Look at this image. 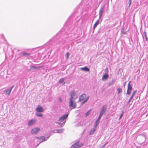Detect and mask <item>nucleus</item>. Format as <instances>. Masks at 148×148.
Wrapping results in <instances>:
<instances>
[{"label": "nucleus", "mask_w": 148, "mask_h": 148, "mask_svg": "<svg viewBox=\"0 0 148 148\" xmlns=\"http://www.w3.org/2000/svg\"><path fill=\"white\" fill-rule=\"evenodd\" d=\"M89 97H87V98H86V99H84V101H82V104H84L85 102H86L89 99Z\"/></svg>", "instance_id": "obj_20"}, {"label": "nucleus", "mask_w": 148, "mask_h": 148, "mask_svg": "<svg viewBox=\"0 0 148 148\" xmlns=\"http://www.w3.org/2000/svg\"><path fill=\"white\" fill-rule=\"evenodd\" d=\"M123 113H122V114L121 115H120V117H119V120H120V119H121V117H122V116H123Z\"/></svg>", "instance_id": "obj_33"}, {"label": "nucleus", "mask_w": 148, "mask_h": 148, "mask_svg": "<svg viewBox=\"0 0 148 148\" xmlns=\"http://www.w3.org/2000/svg\"><path fill=\"white\" fill-rule=\"evenodd\" d=\"M117 94L119 95L120 92H121L122 89L121 88H118L117 90Z\"/></svg>", "instance_id": "obj_19"}, {"label": "nucleus", "mask_w": 148, "mask_h": 148, "mask_svg": "<svg viewBox=\"0 0 148 148\" xmlns=\"http://www.w3.org/2000/svg\"><path fill=\"white\" fill-rule=\"evenodd\" d=\"M14 86L13 85L9 89H8L7 90H6V91H5L6 92V94L9 95L10 93L11 90L14 87Z\"/></svg>", "instance_id": "obj_14"}, {"label": "nucleus", "mask_w": 148, "mask_h": 148, "mask_svg": "<svg viewBox=\"0 0 148 148\" xmlns=\"http://www.w3.org/2000/svg\"><path fill=\"white\" fill-rule=\"evenodd\" d=\"M5 91H6V90L2 91V93L3 94H6V92H5Z\"/></svg>", "instance_id": "obj_30"}, {"label": "nucleus", "mask_w": 148, "mask_h": 148, "mask_svg": "<svg viewBox=\"0 0 148 148\" xmlns=\"http://www.w3.org/2000/svg\"><path fill=\"white\" fill-rule=\"evenodd\" d=\"M107 106L106 105H104L101 108L100 114L103 115L106 111Z\"/></svg>", "instance_id": "obj_9"}, {"label": "nucleus", "mask_w": 148, "mask_h": 148, "mask_svg": "<svg viewBox=\"0 0 148 148\" xmlns=\"http://www.w3.org/2000/svg\"><path fill=\"white\" fill-rule=\"evenodd\" d=\"M99 19H98L95 22V24H94V25L93 26V29L94 31L95 30V28L99 24Z\"/></svg>", "instance_id": "obj_15"}, {"label": "nucleus", "mask_w": 148, "mask_h": 148, "mask_svg": "<svg viewBox=\"0 0 148 148\" xmlns=\"http://www.w3.org/2000/svg\"><path fill=\"white\" fill-rule=\"evenodd\" d=\"M59 100L60 102H61L62 101V99L61 98H59Z\"/></svg>", "instance_id": "obj_37"}, {"label": "nucleus", "mask_w": 148, "mask_h": 148, "mask_svg": "<svg viewBox=\"0 0 148 148\" xmlns=\"http://www.w3.org/2000/svg\"><path fill=\"white\" fill-rule=\"evenodd\" d=\"M144 36L145 38L146 39V40L147 41L148 40V38L147 37V34L146 32H144Z\"/></svg>", "instance_id": "obj_22"}, {"label": "nucleus", "mask_w": 148, "mask_h": 148, "mask_svg": "<svg viewBox=\"0 0 148 148\" xmlns=\"http://www.w3.org/2000/svg\"><path fill=\"white\" fill-rule=\"evenodd\" d=\"M104 6H103L99 10V19H100L102 14L103 12V11L104 9Z\"/></svg>", "instance_id": "obj_11"}, {"label": "nucleus", "mask_w": 148, "mask_h": 148, "mask_svg": "<svg viewBox=\"0 0 148 148\" xmlns=\"http://www.w3.org/2000/svg\"><path fill=\"white\" fill-rule=\"evenodd\" d=\"M96 130V128H93L90 131L89 133V135H90L93 134L95 131Z\"/></svg>", "instance_id": "obj_16"}, {"label": "nucleus", "mask_w": 148, "mask_h": 148, "mask_svg": "<svg viewBox=\"0 0 148 148\" xmlns=\"http://www.w3.org/2000/svg\"><path fill=\"white\" fill-rule=\"evenodd\" d=\"M40 130V128L38 127H34L31 130V132L32 134H37Z\"/></svg>", "instance_id": "obj_7"}, {"label": "nucleus", "mask_w": 148, "mask_h": 148, "mask_svg": "<svg viewBox=\"0 0 148 148\" xmlns=\"http://www.w3.org/2000/svg\"><path fill=\"white\" fill-rule=\"evenodd\" d=\"M133 97H132V96L130 97V99H129V101H128V103H129L131 101V100L132 99V98H133Z\"/></svg>", "instance_id": "obj_28"}, {"label": "nucleus", "mask_w": 148, "mask_h": 148, "mask_svg": "<svg viewBox=\"0 0 148 148\" xmlns=\"http://www.w3.org/2000/svg\"><path fill=\"white\" fill-rule=\"evenodd\" d=\"M83 145V143L77 142L73 144L71 147V148H79L82 146Z\"/></svg>", "instance_id": "obj_4"}, {"label": "nucleus", "mask_w": 148, "mask_h": 148, "mask_svg": "<svg viewBox=\"0 0 148 148\" xmlns=\"http://www.w3.org/2000/svg\"><path fill=\"white\" fill-rule=\"evenodd\" d=\"M50 137V136H48L46 139H45V138L44 136H42L39 137H36V139H38V141L40 142V143H42L45 141L47 140Z\"/></svg>", "instance_id": "obj_5"}, {"label": "nucleus", "mask_w": 148, "mask_h": 148, "mask_svg": "<svg viewBox=\"0 0 148 148\" xmlns=\"http://www.w3.org/2000/svg\"><path fill=\"white\" fill-rule=\"evenodd\" d=\"M106 145V144H104V145H103L102 146V147H103V148H104L105 145Z\"/></svg>", "instance_id": "obj_36"}, {"label": "nucleus", "mask_w": 148, "mask_h": 148, "mask_svg": "<svg viewBox=\"0 0 148 148\" xmlns=\"http://www.w3.org/2000/svg\"><path fill=\"white\" fill-rule=\"evenodd\" d=\"M102 116H103L101 114H99V117H98V119H99V120H100L101 118V117H102Z\"/></svg>", "instance_id": "obj_29"}, {"label": "nucleus", "mask_w": 148, "mask_h": 148, "mask_svg": "<svg viewBox=\"0 0 148 148\" xmlns=\"http://www.w3.org/2000/svg\"><path fill=\"white\" fill-rule=\"evenodd\" d=\"M144 3H148V0H144Z\"/></svg>", "instance_id": "obj_31"}, {"label": "nucleus", "mask_w": 148, "mask_h": 148, "mask_svg": "<svg viewBox=\"0 0 148 148\" xmlns=\"http://www.w3.org/2000/svg\"><path fill=\"white\" fill-rule=\"evenodd\" d=\"M36 110L39 112H42L43 111L44 109L40 105H38V107L36 108Z\"/></svg>", "instance_id": "obj_12"}, {"label": "nucleus", "mask_w": 148, "mask_h": 148, "mask_svg": "<svg viewBox=\"0 0 148 148\" xmlns=\"http://www.w3.org/2000/svg\"><path fill=\"white\" fill-rule=\"evenodd\" d=\"M64 131V129H61L58 130H56L57 132H55V133H61L63 132Z\"/></svg>", "instance_id": "obj_17"}, {"label": "nucleus", "mask_w": 148, "mask_h": 148, "mask_svg": "<svg viewBox=\"0 0 148 148\" xmlns=\"http://www.w3.org/2000/svg\"><path fill=\"white\" fill-rule=\"evenodd\" d=\"M105 72H106V73L105 74L103 75L102 78V80H103L107 79L108 77V71L107 68L106 69L105 71Z\"/></svg>", "instance_id": "obj_8"}, {"label": "nucleus", "mask_w": 148, "mask_h": 148, "mask_svg": "<svg viewBox=\"0 0 148 148\" xmlns=\"http://www.w3.org/2000/svg\"><path fill=\"white\" fill-rule=\"evenodd\" d=\"M98 125H97V124H96V123H95V124L94 125V128H96V127H97Z\"/></svg>", "instance_id": "obj_34"}, {"label": "nucleus", "mask_w": 148, "mask_h": 148, "mask_svg": "<svg viewBox=\"0 0 148 148\" xmlns=\"http://www.w3.org/2000/svg\"><path fill=\"white\" fill-rule=\"evenodd\" d=\"M86 95L85 94H83L81 95L79 97L78 102H79L83 100L84 98L86 97Z\"/></svg>", "instance_id": "obj_13"}, {"label": "nucleus", "mask_w": 148, "mask_h": 148, "mask_svg": "<svg viewBox=\"0 0 148 148\" xmlns=\"http://www.w3.org/2000/svg\"><path fill=\"white\" fill-rule=\"evenodd\" d=\"M65 56L66 59H67L69 57V53L68 52L66 53Z\"/></svg>", "instance_id": "obj_26"}, {"label": "nucleus", "mask_w": 148, "mask_h": 148, "mask_svg": "<svg viewBox=\"0 0 148 148\" xmlns=\"http://www.w3.org/2000/svg\"><path fill=\"white\" fill-rule=\"evenodd\" d=\"M75 100H69V106L70 108L73 109L76 107V103L75 102Z\"/></svg>", "instance_id": "obj_3"}, {"label": "nucleus", "mask_w": 148, "mask_h": 148, "mask_svg": "<svg viewBox=\"0 0 148 148\" xmlns=\"http://www.w3.org/2000/svg\"><path fill=\"white\" fill-rule=\"evenodd\" d=\"M91 110H89V111H88L86 113V114H85V117H86L88 115H89V114H90V112H91Z\"/></svg>", "instance_id": "obj_21"}, {"label": "nucleus", "mask_w": 148, "mask_h": 148, "mask_svg": "<svg viewBox=\"0 0 148 148\" xmlns=\"http://www.w3.org/2000/svg\"><path fill=\"white\" fill-rule=\"evenodd\" d=\"M137 92V90H135L132 93V97H134V96L135 94H136V92Z\"/></svg>", "instance_id": "obj_23"}, {"label": "nucleus", "mask_w": 148, "mask_h": 148, "mask_svg": "<svg viewBox=\"0 0 148 148\" xmlns=\"http://www.w3.org/2000/svg\"><path fill=\"white\" fill-rule=\"evenodd\" d=\"M99 122L96 121L95 123L98 125L99 124Z\"/></svg>", "instance_id": "obj_35"}, {"label": "nucleus", "mask_w": 148, "mask_h": 148, "mask_svg": "<svg viewBox=\"0 0 148 148\" xmlns=\"http://www.w3.org/2000/svg\"><path fill=\"white\" fill-rule=\"evenodd\" d=\"M36 114L38 116L42 117V114L40 113H36Z\"/></svg>", "instance_id": "obj_25"}, {"label": "nucleus", "mask_w": 148, "mask_h": 148, "mask_svg": "<svg viewBox=\"0 0 148 148\" xmlns=\"http://www.w3.org/2000/svg\"><path fill=\"white\" fill-rule=\"evenodd\" d=\"M125 84H124V86H125Z\"/></svg>", "instance_id": "obj_40"}, {"label": "nucleus", "mask_w": 148, "mask_h": 148, "mask_svg": "<svg viewBox=\"0 0 148 148\" xmlns=\"http://www.w3.org/2000/svg\"><path fill=\"white\" fill-rule=\"evenodd\" d=\"M32 67H34V66H32Z\"/></svg>", "instance_id": "obj_39"}, {"label": "nucleus", "mask_w": 148, "mask_h": 148, "mask_svg": "<svg viewBox=\"0 0 148 148\" xmlns=\"http://www.w3.org/2000/svg\"><path fill=\"white\" fill-rule=\"evenodd\" d=\"M128 3L129 6H130L131 3V0H129Z\"/></svg>", "instance_id": "obj_32"}, {"label": "nucleus", "mask_w": 148, "mask_h": 148, "mask_svg": "<svg viewBox=\"0 0 148 148\" xmlns=\"http://www.w3.org/2000/svg\"><path fill=\"white\" fill-rule=\"evenodd\" d=\"M81 69L83 71H89V69L86 67H84L81 68Z\"/></svg>", "instance_id": "obj_18"}, {"label": "nucleus", "mask_w": 148, "mask_h": 148, "mask_svg": "<svg viewBox=\"0 0 148 148\" xmlns=\"http://www.w3.org/2000/svg\"><path fill=\"white\" fill-rule=\"evenodd\" d=\"M105 144H107V143H106Z\"/></svg>", "instance_id": "obj_41"}, {"label": "nucleus", "mask_w": 148, "mask_h": 148, "mask_svg": "<svg viewBox=\"0 0 148 148\" xmlns=\"http://www.w3.org/2000/svg\"><path fill=\"white\" fill-rule=\"evenodd\" d=\"M23 56L27 55V56H29L30 55V54L28 53H23Z\"/></svg>", "instance_id": "obj_27"}, {"label": "nucleus", "mask_w": 148, "mask_h": 148, "mask_svg": "<svg viewBox=\"0 0 148 148\" xmlns=\"http://www.w3.org/2000/svg\"><path fill=\"white\" fill-rule=\"evenodd\" d=\"M36 119H33L30 120L28 122V125L31 126L34 125L36 122Z\"/></svg>", "instance_id": "obj_10"}, {"label": "nucleus", "mask_w": 148, "mask_h": 148, "mask_svg": "<svg viewBox=\"0 0 148 148\" xmlns=\"http://www.w3.org/2000/svg\"><path fill=\"white\" fill-rule=\"evenodd\" d=\"M100 120L99 119H97V120H96V121L100 122Z\"/></svg>", "instance_id": "obj_38"}, {"label": "nucleus", "mask_w": 148, "mask_h": 148, "mask_svg": "<svg viewBox=\"0 0 148 148\" xmlns=\"http://www.w3.org/2000/svg\"><path fill=\"white\" fill-rule=\"evenodd\" d=\"M68 114H66L65 115H64L61 117H60L59 120V121L60 122H63V123H61L59 122H56V123L60 126V127H63L66 122V119L67 118L68 116Z\"/></svg>", "instance_id": "obj_1"}, {"label": "nucleus", "mask_w": 148, "mask_h": 148, "mask_svg": "<svg viewBox=\"0 0 148 148\" xmlns=\"http://www.w3.org/2000/svg\"><path fill=\"white\" fill-rule=\"evenodd\" d=\"M130 82L128 85L127 89V94L128 95H130L131 93V91L132 90V86L130 85Z\"/></svg>", "instance_id": "obj_6"}, {"label": "nucleus", "mask_w": 148, "mask_h": 148, "mask_svg": "<svg viewBox=\"0 0 148 148\" xmlns=\"http://www.w3.org/2000/svg\"><path fill=\"white\" fill-rule=\"evenodd\" d=\"M64 78H62L59 81V82L60 83H62L64 80Z\"/></svg>", "instance_id": "obj_24"}, {"label": "nucleus", "mask_w": 148, "mask_h": 148, "mask_svg": "<svg viewBox=\"0 0 148 148\" xmlns=\"http://www.w3.org/2000/svg\"><path fill=\"white\" fill-rule=\"evenodd\" d=\"M69 94L70 96V97L69 98V100H75L77 98V95L76 93L75 92L74 90L71 91Z\"/></svg>", "instance_id": "obj_2"}]
</instances>
